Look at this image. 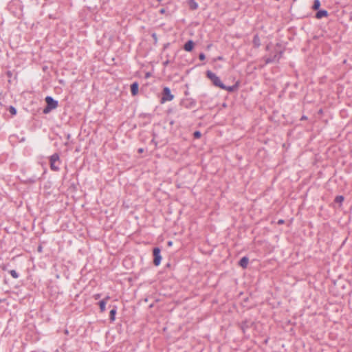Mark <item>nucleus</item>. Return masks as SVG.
Listing matches in <instances>:
<instances>
[{
    "label": "nucleus",
    "instance_id": "nucleus-21",
    "mask_svg": "<svg viewBox=\"0 0 352 352\" xmlns=\"http://www.w3.org/2000/svg\"><path fill=\"white\" fill-rule=\"evenodd\" d=\"M344 197L343 195H337L334 199V202L337 204H342V203L344 201Z\"/></svg>",
    "mask_w": 352,
    "mask_h": 352
},
{
    "label": "nucleus",
    "instance_id": "nucleus-35",
    "mask_svg": "<svg viewBox=\"0 0 352 352\" xmlns=\"http://www.w3.org/2000/svg\"><path fill=\"white\" fill-rule=\"evenodd\" d=\"M110 299V296H106L102 300H104L106 302V303L107 302V301Z\"/></svg>",
    "mask_w": 352,
    "mask_h": 352
},
{
    "label": "nucleus",
    "instance_id": "nucleus-17",
    "mask_svg": "<svg viewBox=\"0 0 352 352\" xmlns=\"http://www.w3.org/2000/svg\"><path fill=\"white\" fill-rule=\"evenodd\" d=\"M188 4L190 9L192 10H195L198 8V3L195 0H189Z\"/></svg>",
    "mask_w": 352,
    "mask_h": 352
},
{
    "label": "nucleus",
    "instance_id": "nucleus-29",
    "mask_svg": "<svg viewBox=\"0 0 352 352\" xmlns=\"http://www.w3.org/2000/svg\"><path fill=\"white\" fill-rule=\"evenodd\" d=\"M43 243H44V242H43ZM37 251H38V252H39V253H42V252H43V245H42V243H41L39 244V245L38 246V248H37Z\"/></svg>",
    "mask_w": 352,
    "mask_h": 352
},
{
    "label": "nucleus",
    "instance_id": "nucleus-4",
    "mask_svg": "<svg viewBox=\"0 0 352 352\" xmlns=\"http://www.w3.org/2000/svg\"><path fill=\"white\" fill-rule=\"evenodd\" d=\"M206 77L212 82V85L214 87H221L223 86V82L220 80L219 77H218L214 72L210 70H207L206 72Z\"/></svg>",
    "mask_w": 352,
    "mask_h": 352
},
{
    "label": "nucleus",
    "instance_id": "nucleus-19",
    "mask_svg": "<svg viewBox=\"0 0 352 352\" xmlns=\"http://www.w3.org/2000/svg\"><path fill=\"white\" fill-rule=\"evenodd\" d=\"M98 305H99V307H100V311L101 313H103L106 310V302L104 300H100L98 302Z\"/></svg>",
    "mask_w": 352,
    "mask_h": 352
},
{
    "label": "nucleus",
    "instance_id": "nucleus-14",
    "mask_svg": "<svg viewBox=\"0 0 352 352\" xmlns=\"http://www.w3.org/2000/svg\"><path fill=\"white\" fill-rule=\"evenodd\" d=\"M252 43H253L254 47L256 49L258 48L261 46V40H260V37L258 34H256L254 36L253 40H252Z\"/></svg>",
    "mask_w": 352,
    "mask_h": 352
},
{
    "label": "nucleus",
    "instance_id": "nucleus-18",
    "mask_svg": "<svg viewBox=\"0 0 352 352\" xmlns=\"http://www.w3.org/2000/svg\"><path fill=\"white\" fill-rule=\"evenodd\" d=\"M159 13L161 14H164L166 16H171V13L168 10V7L161 8L159 10Z\"/></svg>",
    "mask_w": 352,
    "mask_h": 352
},
{
    "label": "nucleus",
    "instance_id": "nucleus-16",
    "mask_svg": "<svg viewBox=\"0 0 352 352\" xmlns=\"http://www.w3.org/2000/svg\"><path fill=\"white\" fill-rule=\"evenodd\" d=\"M6 74L7 76V77L9 78L8 79V82L10 83L11 82V78L14 76V78L16 80L17 78V72H15L14 74V71H10V70H8L6 72Z\"/></svg>",
    "mask_w": 352,
    "mask_h": 352
},
{
    "label": "nucleus",
    "instance_id": "nucleus-43",
    "mask_svg": "<svg viewBox=\"0 0 352 352\" xmlns=\"http://www.w3.org/2000/svg\"><path fill=\"white\" fill-rule=\"evenodd\" d=\"M70 138H71V135L68 133L67 135V139L69 140L70 139Z\"/></svg>",
    "mask_w": 352,
    "mask_h": 352
},
{
    "label": "nucleus",
    "instance_id": "nucleus-44",
    "mask_svg": "<svg viewBox=\"0 0 352 352\" xmlns=\"http://www.w3.org/2000/svg\"><path fill=\"white\" fill-rule=\"evenodd\" d=\"M6 300L4 298H0V303L3 302Z\"/></svg>",
    "mask_w": 352,
    "mask_h": 352
},
{
    "label": "nucleus",
    "instance_id": "nucleus-20",
    "mask_svg": "<svg viewBox=\"0 0 352 352\" xmlns=\"http://www.w3.org/2000/svg\"><path fill=\"white\" fill-rule=\"evenodd\" d=\"M320 6H321V3H320V0H314V3L312 5L311 8L313 10L316 11L320 9Z\"/></svg>",
    "mask_w": 352,
    "mask_h": 352
},
{
    "label": "nucleus",
    "instance_id": "nucleus-32",
    "mask_svg": "<svg viewBox=\"0 0 352 352\" xmlns=\"http://www.w3.org/2000/svg\"><path fill=\"white\" fill-rule=\"evenodd\" d=\"M170 63V61L168 59H167L165 61H164L162 64L164 67H166Z\"/></svg>",
    "mask_w": 352,
    "mask_h": 352
},
{
    "label": "nucleus",
    "instance_id": "nucleus-25",
    "mask_svg": "<svg viewBox=\"0 0 352 352\" xmlns=\"http://www.w3.org/2000/svg\"><path fill=\"white\" fill-rule=\"evenodd\" d=\"M283 53H284V50H281L275 54V55L277 56L278 61L282 58Z\"/></svg>",
    "mask_w": 352,
    "mask_h": 352
},
{
    "label": "nucleus",
    "instance_id": "nucleus-49",
    "mask_svg": "<svg viewBox=\"0 0 352 352\" xmlns=\"http://www.w3.org/2000/svg\"><path fill=\"white\" fill-rule=\"evenodd\" d=\"M149 76V73H147L146 75V77H148Z\"/></svg>",
    "mask_w": 352,
    "mask_h": 352
},
{
    "label": "nucleus",
    "instance_id": "nucleus-6",
    "mask_svg": "<svg viewBox=\"0 0 352 352\" xmlns=\"http://www.w3.org/2000/svg\"><path fill=\"white\" fill-rule=\"evenodd\" d=\"M254 322L252 321L250 319H245L243 320L241 322L239 323V327L242 331L243 333H246V330L251 328L254 325Z\"/></svg>",
    "mask_w": 352,
    "mask_h": 352
},
{
    "label": "nucleus",
    "instance_id": "nucleus-13",
    "mask_svg": "<svg viewBox=\"0 0 352 352\" xmlns=\"http://www.w3.org/2000/svg\"><path fill=\"white\" fill-rule=\"evenodd\" d=\"M3 271H8L12 278L16 279L19 277V273L15 270H8L7 267L3 265L1 267Z\"/></svg>",
    "mask_w": 352,
    "mask_h": 352
},
{
    "label": "nucleus",
    "instance_id": "nucleus-1",
    "mask_svg": "<svg viewBox=\"0 0 352 352\" xmlns=\"http://www.w3.org/2000/svg\"><path fill=\"white\" fill-rule=\"evenodd\" d=\"M45 101L46 105L43 109V113L44 114H48L52 110L56 109L58 106V100L54 99L52 96H46L45 98Z\"/></svg>",
    "mask_w": 352,
    "mask_h": 352
},
{
    "label": "nucleus",
    "instance_id": "nucleus-27",
    "mask_svg": "<svg viewBox=\"0 0 352 352\" xmlns=\"http://www.w3.org/2000/svg\"><path fill=\"white\" fill-rule=\"evenodd\" d=\"M151 37L153 39V43L155 45L157 43V36L155 32L151 34Z\"/></svg>",
    "mask_w": 352,
    "mask_h": 352
},
{
    "label": "nucleus",
    "instance_id": "nucleus-47",
    "mask_svg": "<svg viewBox=\"0 0 352 352\" xmlns=\"http://www.w3.org/2000/svg\"><path fill=\"white\" fill-rule=\"evenodd\" d=\"M173 124H174V120H171V121L170 122V125H173Z\"/></svg>",
    "mask_w": 352,
    "mask_h": 352
},
{
    "label": "nucleus",
    "instance_id": "nucleus-39",
    "mask_svg": "<svg viewBox=\"0 0 352 352\" xmlns=\"http://www.w3.org/2000/svg\"><path fill=\"white\" fill-rule=\"evenodd\" d=\"M173 109L170 108V109H168L167 110V111H166V112H167V113H168V114H169V113H173Z\"/></svg>",
    "mask_w": 352,
    "mask_h": 352
},
{
    "label": "nucleus",
    "instance_id": "nucleus-22",
    "mask_svg": "<svg viewBox=\"0 0 352 352\" xmlns=\"http://www.w3.org/2000/svg\"><path fill=\"white\" fill-rule=\"evenodd\" d=\"M8 111H9V112L10 113V114L12 116H16V115L17 111H16V109L14 107L10 105L9 107V108H8Z\"/></svg>",
    "mask_w": 352,
    "mask_h": 352
},
{
    "label": "nucleus",
    "instance_id": "nucleus-34",
    "mask_svg": "<svg viewBox=\"0 0 352 352\" xmlns=\"http://www.w3.org/2000/svg\"><path fill=\"white\" fill-rule=\"evenodd\" d=\"M170 3V1H168L166 3H161L162 8H166L168 7V4Z\"/></svg>",
    "mask_w": 352,
    "mask_h": 352
},
{
    "label": "nucleus",
    "instance_id": "nucleus-26",
    "mask_svg": "<svg viewBox=\"0 0 352 352\" xmlns=\"http://www.w3.org/2000/svg\"><path fill=\"white\" fill-rule=\"evenodd\" d=\"M274 63V59L273 58H271V57H266L265 58V65H267V64H270V63Z\"/></svg>",
    "mask_w": 352,
    "mask_h": 352
},
{
    "label": "nucleus",
    "instance_id": "nucleus-8",
    "mask_svg": "<svg viewBox=\"0 0 352 352\" xmlns=\"http://www.w3.org/2000/svg\"><path fill=\"white\" fill-rule=\"evenodd\" d=\"M240 82L236 81L233 85L232 86H226V85L223 84V86L221 87V89L226 90L230 93H232L236 91L239 87Z\"/></svg>",
    "mask_w": 352,
    "mask_h": 352
},
{
    "label": "nucleus",
    "instance_id": "nucleus-37",
    "mask_svg": "<svg viewBox=\"0 0 352 352\" xmlns=\"http://www.w3.org/2000/svg\"><path fill=\"white\" fill-rule=\"evenodd\" d=\"M300 120H307V116H302L300 118Z\"/></svg>",
    "mask_w": 352,
    "mask_h": 352
},
{
    "label": "nucleus",
    "instance_id": "nucleus-50",
    "mask_svg": "<svg viewBox=\"0 0 352 352\" xmlns=\"http://www.w3.org/2000/svg\"><path fill=\"white\" fill-rule=\"evenodd\" d=\"M160 4L162 0H157Z\"/></svg>",
    "mask_w": 352,
    "mask_h": 352
},
{
    "label": "nucleus",
    "instance_id": "nucleus-42",
    "mask_svg": "<svg viewBox=\"0 0 352 352\" xmlns=\"http://www.w3.org/2000/svg\"><path fill=\"white\" fill-rule=\"evenodd\" d=\"M276 47H281V44L278 43H276Z\"/></svg>",
    "mask_w": 352,
    "mask_h": 352
},
{
    "label": "nucleus",
    "instance_id": "nucleus-33",
    "mask_svg": "<svg viewBox=\"0 0 352 352\" xmlns=\"http://www.w3.org/2000/svg\"><path fill=\"white\" fill-rule=\"evenodd\" d=\"M277 223H278V225H283V224H284V223H285V220H283V219H279V220L278 221Z\"/></svg>",
    "mask_w": 352,
    "mask_h": 352
},
{
    "label": "nucleus",
    "instance_id": "nucleus-11",
    "mask_svg": "<svg viewBox=\"0 0 352 352\" xmlns=\"http://www.w3.org/2000/svg\"><path fill=\"white\" fill-rule=\"evenodd\" d=\"M316 15H315V17L317 19H321L324 17H327L329 16V12L327 10H316Z\"/></svg>",
    "mask_w": 352,
    "mask_h": 352
},
{
    "label": "nucleus",
    "instance_id": "nucleus-9",
    "mask_svg": "<svg viewBox=\"0 0 352 352\" xmlns=\"http://www.w3.org/2000/svg\"><path fill=\"white\" fill-rule=\"evenodd\" d=\"M195 46V43L192 40H188L183 45V49L188 52H192Z\"/></svg>",
    "mask_w": 352,
    "mask_h": 352
},
{
    "label": "nucleus",
    "instance_id": "nucleus-5",
    "mask_svg": "<svg viewBox=\"0 0 352 352\" xmlns=\"http://www.w3.org/2000/svg\"><path fill=\"white\" fill-rule=\"evenodd\" d=\"M153 265L158 266L162 261L161 249L159 247H155L153 249Z\"/></svg>",
    "mask_w": 352,
    "mask_h": 352
},
{
    "label": "nucleus",
    "instance_id": "nucleus-41",
    "mask_svg": "<svg viewBox=\"0 0 352 352\" xmlns=\"http://www.w3.org/2000/svg\"><path fill=\"white\" fill-rule=\"evenodd\" d=\"M143 152V148H139L138 149V153H142Z\"/></svg>",
    "mask_w": 352,
    "mask_h": 352
},
{
    "label": "nucleus",
    "instance_id": "nucleus-31",
    "mask_svg": "<svg viewBox=\"0 0 352 352\" xmlns=\"http://www.w3.org/2000/svg\"><path fill=\"white\" fill-rule=\"evenodd\" d=\"M100 297H101V294H96L94 295V298L95 300H98Z\"/></svg>",
    "mask_w": 352,
    "mask_h": 352
},
{
    "label": "nucleus",
    "instance_id": "nucleus-40",
    "mask_svg": "<svg viewBox=\"0 0 352 352\" xmlns=\"http://www.w3.org/2000/svg\"><path fill=\"white\" fill-rule=\"evenodd\" d=\"M167 245H168V246H169V247L172 246V245H173V241H168V242H167Z\"/></svg>",
    "mask_w": 352,
    "mask_h": 352
},
{
    "label": "nucleus",
    "instance_id": "nucleus-10",
    "mask_svg": "<svg viewBox=\"0 0 352 352\" xmlns=\"http://www.w3.org/2000/svg\"><path fill=\"white\" fill-rule=\"evenodd\" d=\"M130 90L133 96L138 95L139 91V83L137 81L133 82L130 86Z\"/></svg>",
    "mask_w": 352,
    "mask_h": 352
},
{
    "label": "nucleus",
    "instance_id": "nucleus-3",
    "mask_svg": "<svg viewBox=\"0 0 352 352\" xmlns=\"http://www.w3.org/2000/svg\"><path fill=\"white\" fill-rule=\"evenodd\" d=\"M161 94L162 96L160 100L161 104L171 101L175 98V96L171 93V90L168 87H164Z\"/></svg>",
    "mask_w": 352,
    "mask_h": 352
},
{
    "label": "nucleus",
    "instance_id": "nucleus-12",
    "mask_svg": "<svg viewBox=\"0 0 352 352\" xmlns=\"http://www.w3.org/2000/svg\"><path fill=\"white\" fill-rule=\"evenodd\" d=\"M249 263V258L246 256H243L239 261V265L243 269H245L248 267Z\"/></svg>",
    "mask_w": 352,
    "mask_h": 352
},
{
    "label": "nucleus",
    "instance_id": "nucleus-30",
    "mask_svg": "<svg viewBox=\"0 0 352 352\" xmlns=\"http://www.w3.org/2000/svg\"><path fill=\"white\" fill-rule=\"evenodd\" d=\"M270 57H271V58H273L274 59V63H278V58H277V56L274 54L273 56H270Z\"/></svg>",
    "mask_w": 352,
    "mask_h": 352
},
{
    "label": "nucleus",
    "instance_id": "nucleus-2",
    "mask_svg": "<svg viewBox=\"0 0 352 352\" xmlns=\"http://www.w3.org/2000/svg\"><path fill=\"white\" fill-rule=\"evenodd\" d=\"M49 160L50 169L53 171H59L61 164L59 153H54L49 157Z\"/></svg>",
    "mask_w": 352,
    "mask_h": 352
},
{
    "label": "nucleus",
    "instance_id": "nucleus-48",
    "mask_svg": "<svg viewBox=\"0 0 352 352\" xmlns=\"http://www.w3.org/2000/svg\"><path fill=\"white\" fill-rule=\"evenodd\" d=\"M269 50V45H267L266 46V50Z\"/></svg>",
    "mask_w": 352,
    "mask_h": 352
},
{
    "label": "nucleus",
    "instance_id": "nucleus-36",
    "mask_svg": "<svg viewBox=\"0 0 352 352\" xmlns=\"http://www.w3.org/2000/svg\"><path fill=\"white\" fill-rule=\"evenodd\" d=\"M169 45H170L169 43H167L164 44L163 49L166 50L167 47H168Z\"/></svg>",
    "mask_w": 352,
    "mask_h": 352
},
{
    "label": "nucleus",
    "instance_id": "nucleus-45",
    "mask_svg": "<svg viewBox=\"0 0 352 352\" xmlns=\"http://www.w3.org/2000/svg\"><path fill=\"white\" fill-rule=\"evenodd\" d=\"M166 267H170V263H168L166 265Z\"/></svg>",
    "mask_w": 352,
    "mask_h": 352
},
{
    "label": "nucleus",
    "instance_id": "nucleus-23",
    "mask_svg": "<svg viewBox=\"0 0 352 352\" xmlns=\"http://www.w3.org/2000/svg\"><path fill=\"white\" fill-rule=\"evenodd\" d=\"M37 180H38V178H36V177H31V178H28L26 180V183L27 184H34Z\"/></svg>",
    "mask_w": 352,
    "mask_h": 352
},
{
    "label": "nucleus",
    "instance_id": "nucleus-7",
    "mask_svg": "<svg viewBox=\"0 0 352 352\" xmlns=\"http://www.w3.org/2000/svg\"><path fill=\"white\" fill-rule=\"evenodd\" d=\"M196 100L192 98H185L181 101V105L186 109H191L196 106Z\"/></svg>",
    "mask_w": 352,
    "mask_h": 352
},
{
    "label": "nucleus",
    "instance_id": "nucleus-24",
    "mask_svg": "<svg viewBox=\"0 0 352 352\" xmlns=\"http://www.w3.org/2000/svg\"><path fill=\"white\" fill-rule=\"evenodd\" d=\"M201 137V133L200 131H195L193 133V138L195 139H199Z\"/></svg>",
    "mask_w": 352,
    "mask_h": 352
},
{
    "label": "nucleus",
    "instance_id": "nucleus-28",
    "mask_svg": "<svg viewBox=\"0 0 352 352\" xmlns=\"http://www.w3.org/2000/svg\"><path fill=\"white\" fill-rule=\"evenodd\" d=\"M199 59L200 60H204L206 59V55L204 52H201L199 54Z\"/></svg>",
    "mask_w": 352,
    "mask_h": 352
},
{
    "label": "nucleus",
    "instance_id": "nucleus-15",
    "mask_svg": "<svg viewBox=\"0 0 352 352\" xmlns=\"http://www.w3.org/2000/svg\"><path fill=\"white\" fill-rule=\"evenodd\" d=\"M117 313V307L114 305L109 312V320L113 322L116 320V315Z\"/></svg>",
    "mask_w": 352,
    "mask_h": 352
},
{
    "label": "nucleus",
    "instance_id": "nucleus-38",
    "mask_svg": "<svg viewBox=\"0 0 352 352\" xmlns=\"http://www.w3.org/2000/svg\"><path fill=\"white\" fill-rule=\"evenodd\" d=\"M212 44L210 43V44H208L207 46H206V50H209L210 49V47H212Z\"/></svg>",
    "mask_w": 352,
    "mask_h": 352
},
{
    "label": "nucleus",
    "instance_id": "nucleus-46",
    "mask_svg": "<svg viewBox=\"0 0 352 352\" xmlns=\"http://www.w3.org/2000/svg\"><path fill=\"white\" fill-rule=\"evenodd\" d=\"M217 60H222L223 59V57L222 56H218L217 58Z\"/></svg>",
    "mask_w": 352,
    "mask_h": 352
}]
</instances>
